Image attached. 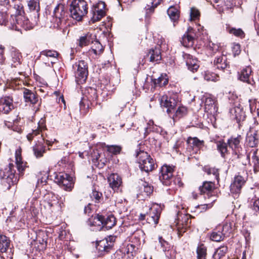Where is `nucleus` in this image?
<instances>
[{
	"label": "nucleus",
	"instance_id": "nucleus-13",
	"mask_svg": "<svg viewBox=\"0 0 259 259\" xmlns=\"http://www.w3.org/2000/svg\"><path fill=\"white\" fill-rule=\"evenodd\" d=\"M137 196L139 198H145L153 192V187L145 181H141L139 183Z\"/></svg>",
	"mask_w": 259,
	"mask_h": 259
},
{
	"label": "nucleus",
	"instance_id": "nucleus-1",
	"mask_svg": "<svg viewBox=\"0 0 259 259\" xmlns=\"http://www.w3.org/2000/svg\"><path fill=\"white\" fill-rule=\"evenodd\" d=\"M32 24L28 19L23 15H12L10 19V25L8 27L16 31H21V28L25 30L30 29L32 28Z\"/></svg>",
	"mask_w": 259,
	"mask_h": 259
},
{
	"label": "nucleus",
	"instance_id": "nucleus-51",
	"mask_svg": "<svg viewBox=\"0 0 259 259\" xmlns=\"http://www.w3.org/2000/svg\"><path fill=\"white\" fill-rule=\"evenodd\" d=\"M249 107L251 113L254 112L256 110L257 116H258L259 112V102H257L255 100H249Z\"/></svg>",
	"mask_w": 259,
	"mask_h": 259
},
{
	"label": "nucleus",
	"instance_id": "nucleus-10",
	"mask_svg": "<svg viewBox=\"0 0 259 259\" xmlns=\"http://www.w3.org/2000/svg\"><path fill=\"white\" fill-rule=\"evenodd\" d=\"M92 17L91 21L95 23L100 21L106 15L105 4L103 2H99L94 5L91 8Z\"/></svg>",
	"mask_w": 259,
	"mask_h": 259
},
{
	"label": "nucleus",
	"instance_id": "nucleus-46",
	"mask_svg": "<svg viewBox=\"0 0 259 259\" xmlns=\"http://www.w3.org/2000/svg\"><path fill=\"white\" fill-rule=\"evenodd\" d=\"M153 82L155 86L162 87L167 84L168 79L165 77V76L161 75L158 78L154 79Z\"/></svg>",
	"mask_w": 259,
	"mask_h": 259
},
{
	"label": "nucleus",
	"instance_id": "nucleus-59",
	"mask_svg": "<svg viewBox=\"0 0 259 259\" xmlns=\"http://www.w3.org/2000/svg\"><path fill=\"white\" fill-rule=\"evenodd\" d=\"M5 47L0 45V65H3L5 61V57L4 56Z\"/></svg>",
	"mask_w": 259,
	"mask_h": 259
},
{
	"label": "nucleus",
	"instance_id": "nucleus-41",
	"mask_svg": "<svg viewBox=\"0 0 259 259\" xmlns=\"http://www.w3.org/2000/svg\"><path fill=\"white\" fill-rule=\"evenodd\" d=\"M233 223L231 222H226L222 228V232L225 237L229 236L232 232V227Z\"/></svg>",
	"mask_w": 259,
	"mask_h": 259
},
{
	"label": "nucleus",
	"instance_id": "nucleus-17",
	"mask_svg": "<svg viewBox=\"0 0 259 259\" xmlns=\"http://www.w3.org/2000/svg\"><path fill=\"white\" fill-rule=\"evenodd\" d=\"M252 70L250 66H246L241 71L239 75V79L244 82L253 86L255 84L254 81L251 77Z\"/></svg>",
	"mask_w": 259,
	"mask_h": 259
},
{
	"label": "nucleus",
	"instance_id": "nucleus-55",
	"mask_svg": "<svg viewBox=\"0 0 259 259\" xmlns=\"http://www.w3.org/2000/svg\"><path fill=\"white\" fill-rule=\"evenodd\" d=\"M102 197V194L101 192L93 190L91 194V198L95 201V202H100V200Z\"/></svg>",
	"mask_w": 259,
	"mask_h": 259
},
{
	"label": "nucleus",
	"instance_id": "nucleus-63",
	"mask_svg": "<svg viewBox=\"0 0 259 259\" xmlns=\"http://www.w3.org/2000/svg\"><path fill=\"white\" fill-rule=\"evenodd\" d=\"M253 207L254 210L259 212V199L254 201Z\"/></svg>",
	"mask_w": 259,
	"mask_h": 259
},
{
	"label": "nucleus",
	"instance_id": "nucleus-60",
	"mask_svg": "<svg viewBox=\"0 0 259 259\" xmlns=\"http://www.w3.org/2000/svg\"><path fill=\"white\" fill-rule=\"evenodd\" d=\"M90 98L93 101H95L98 99V95L96 90L93 88H90Z\"/></svg>",
	"mask_w": 259,
	"mask_h": 259
},
{
	"label": "nucleus",
	"instance_id": "nucleus-64",
	"mask_svg": "<svg viewBox=\"0 0 259 259\" xmlns=\"http://www.w3.org/2000/svg\"><path fill=\"white\" fill-rule=\"evenodd\" d=\"M91 211V208L90 207V204L84 207V212L85 214H89Z\"/></svg>",
	"mask_w": 259,
	"mask_h": 259
},
{
	"label": "nucleus",
	"instance_id": "nucleus-7",
	"mask_svg": "<svg viewBox=\"0 0 259 259\" xmlns=\"http://www.w3.org/2000/svg\"><path fill=\"white\" fill-rule=\"evenodd\" d=\"M54 182L59 185L65 190L70 191L74 186L73 178L68 174L60 172L54 174Z\"/></svg>",
	"mask_w": 259,
	"mask_h": 259
},
{
	"label": "nucleus",
	"instance_id": "nucleus-33",
	"mask_svg": "<svg viewBox=\"0 0 259 259\" xmlns=\"http://www.w3.org/2000/svg\"><path fill=\"white\" fill-rule=\"evenodd\" d=\"M170 19L174 22V26L176 25L175 23L177 22L180 17V12L179 10L174 7H170L167 11Z\"/></svg>",
	"mask_w": 259,
	"mask_h": 259
},
{
	"label": "nucleus",
	"instance_id": "nucleus-58",
	"mask_svg": "<svg viewBox=\"0 0 259 259\" xmlns=\"http://www.w3.org/2000/svg\"><path fill=\"white\" fill-rule=\"evenodd\" d=\"M101 156L100 153L98 149L93 150L91 153V157L93 161H98Z\"/></svg>",
	"mask_w": 259,
	"mask_h": 259
},
{
	"label": "nucleus",
	"instance_id": "nucleus-43",
	"mask_svg": "<svg viewBox=\"0 0 259 259\" xmlns=\"http://www.w3.org/2000/svg\"><path fill=\"white\" fill-rule=\"evenodd\" d=\"M217 149L223 157H225L226 154L228 153L227 144L224 142L219 141L217 143Z\"/></svg>",
	"mask_w": 259,
	"mask_h": 259
},
{
	"label": "nucleus",
	"instance_id": "nucleus-39",
	"mask_svg": "<svg viewBox=\"0 0 259 259\" xmlns=\"http://www.w3.org/2000/svg\"><path fill=\"white\" fill-rule=\"evenodd\" d=\"M227 250L228 248L225 246H222L219 247L216 249L215 251L213 253V258L214 259H220L225 255Z\"/></svg>",
	"mask_w": 259,
	"mask_h": 259
},
{
	"label": "nucleus",
	"instance_id": "nucleus-36",
	"mask_svg": "<svg viewBox=\"0 0 259 259\" xmlns=\"http://www.w3.org/2000/svg\"><path fill=\"white\" fill-rule=\"evenodd\" d=\"M187 113V109L186 107L183 106H179L173 114L172 118L174 120H177L185 116Z\"/></svg>",
	"mask_w": 259,
	"mask_h": 259
},
{
	"label": "nucleus",
	"instance_id": "nucleus-45",
	"mask_svg": "<svg viewBox=\"0 0 259 259\" xmlns=\"http://www.w3.org/2000/svg\"><path fill=\"white\" fill-rule=\"evenodd\" d=\"M188 143L192 144L193 146H196L198 148H201L203 146V141L199 140L196 137H189L187 140Z\"/></svg>",
	"mask_w": 259,
	"mask_h": 259
},
{
	"label": "nucleus",
	"instance_id": "nucleus-32",
	"mask_svg": "<svg viewBox=\"0 0 259 259\" xmlns=\"http://www.w3.org/2000/svg\"><path fill=\"white\" fill-rule=\"evenodd\" d=\"M102 222V227H105L107 229H110L116 224V219L112 214H110L106 217L104 216V220Z\"/></svg>",
	"mask_w": 259,
	"mask_h": 259
},
{
	"label": "nucleus",
	"instance_id": "nucleus-34",
	"mask_svg": "<svg viewBox=\"0 0 259 259\" xmlns=\"http://www.w3.org/2000/svg\"><path fill=\"white\" fill-rule=\"evenodd\" d=\"M12 63V67H16L21 64L22 56L21 53L18 50H14L11 52Z\"/></svg>",
	"mask_w": 259,
	"mask_h": 259
},
{
	"label": "nucleus",
	"instance_id": "nucleus-40",
	"mask_svg": "<svg viewBox=\"0 0 259 259\" xmlns=\"http://www.w3.org/2000/svg\"><path fill=\"white\" fill-rule=\"evenodd\" d=\"M13 8L15 10V14L14 15L24 14L23 6L20 0H13Z\"/></svg>",
	"mask_w": 259,
	"mask_h": 259
},
{
	"label": "nucleus",
	"instance_id": "nucleus-26",
	"mask_svg": "<svg viewBox=\"0 0 259 259\" xmlns=\"http://www.w3.org/2000/svg\"><path fill=\"white\" fill-rule=\"evenodd\" d=\"M95 35L90 33H88L83 36L80 37L78 40V45L80 47H83L94 42Z\"/></svg>",
	"mask_w": 259,
	"mask_h": 259
},
{
	"label": "nucleus",
	"instance_id": "nucleus-44",
	"mask_svg": "<svg viewBox=\"0 0 259 259\" xmlns=\"http://www.w3.org/2000/svg\"><path fill=\"white\" fill-rule=\"evenodd\" d=\"M204 78L207 81H217L219 80V76L215 73L207 71L205 72Z\"/></svg>",
	"mask_w": 259,
	"mask_h": 259
},
{
	"label": "nucleus",
	"instance_id": "nucleus-49",
	"mask_svg": "<svg viewBox=\"0 0 259 259\" xmlns=\"http://www.w3.org/2000/svg\"><path fill=\"white\" fill-rule=\"evenodd\" d=\"M28 6L31 11L38 12L39 10V5L38 0H30L28 3Z\"/></svg>",
	"mask_w": 259,
	"mask_h": 259
},
{
	"label": "nucleus",
	"instance_id": "nucleus-11",
	"mask_svg": "<svg viewBox=\"0 0 259 259\" xmlns=\"http://www.w3.org/2000/svg\"><path fill=\"white\" fill-rule=\"evenodd\" d=\"M174 167L167 165H163L161 168L159 180L161 183L166 186H169L171 182L173 176Z\"/></svg>",
	"mask_w": 259,
	"mask_h": 259
},
{
	"label": "nucleus",
	"instance_id": "nucleus-28",
	"mask_svg": "<svg viewBox=\"0 0 259 259\" xmlns=\"http://www.w3.org/2000/svg\"><path fill=\"white\" fill-rule=\"evenodd\" d=\"M148 56L150 57V62L157 63L161 59L159 47H156L154 49L150 50Z\"/></svg>",
	"mask_w": 259,
	"mask_h": 259
},
{
	"label": "nucleus",
	"instance_id": "nucleus-56",
	"mask_svg": "<svg viewBox=\"0 0 259 259\" xmlns=\"http://www.w3.org/2000/svg\"><path fill=\"white\" fill-rule=\"evenodd\" d=\"M200 16V13L199 11L195 8H192L190 11V20L191 21L196 20L199 19Z\"/></svg>",
	"mask_w": 259,
	"mask_h": 259
},
{
	"label": "nucleus",
	"instance_id": "nucleus-23",
	"mask_svg": "<svg viewBox=\"0 0 259 259\" xmlns=\"http://www.w3.org/2000/svg\"><path fill=\"white\" fill-rule=\"evenodd\" d=\"M214 189V184L210 181L203 182V185L199 187V191L201 194H206L208 198L210 194Z\"/></svg>",
	"mask_w": 259,
	"mask_h": 259
},
{
	"label": "nucleus",
	"instance_id": "nucleus-57",
	"mask_svg": "<svg viewBox=\"0 0 259 259\" xmlns=\"http://www.w3.org/2000/svg\"><path fill=\"white\" fill-rule=\"evenodd\" d=\"M156 130H157L156 125L154 124L153 120H149L147 123V127L145 128L146 133H148L149 132L155 131Z\"/></svg>",
	"mask_w": 259,
	"mask_h": 259
},
{
	"label": "nucleus",
	"instance_id": "nucleus-50",
	"mask_svg": "<svg viewBox=\"0 0 259 259\" xmlns=\"http://www.w3.org/2000/svg\"><path fill=\"white\" fill-rule=\"evenodd\" d=\"M106 147L108 152L115 155L119 154L121 150V147L117 145H106Z\"/></svg>",
	"mask_w": 259,
	"mask_h": 259
},
{
	"label": "nucleus",
	"instance_id": "nucleus-22",
	"mask_svg": "<svg viewBox=\"0 0 259 259\" xmlns=\"http://www.w3.org/2000/svg\"><path fill=\"white\" fill-rule=\"evenodd\" d=\"M23 97L26 103L35 104L38 101V96L34 92L28 89H25L23 91Z\"/></svg>",
	"mask_w": 259,
	"mask_h": 259
},
{
	"label": "nucleus",
	"instance_id": "nucleus-9",
	"mask_svg": "<svg viewBox=\"0 0 259 259\" xmlns=\"http://www.w3.org/2000/svg\"><path fill=\"white\" fill-rule=\"evenodd\" d=\"M159 100L161 106L166 108V111L170 116L172 112H174L175 108L177 106L178 103L177 96L173 95L172 96L168 97L166 95H163L159 98Z\"/></svg>",
	"mask_w": 259,
	"mask_h": 259
},
{
	"label": "nucleus",
	"instance_id": "nucleus-30",
	"mask_svg": "<svg viewBox=\"0 0 259 259\" xmlns=\"http://www.w3.org/2000/svg\"><path fill=\"white\" fill-rule=\"evenodd\" d=\"M159 242L160 243L163 251L165 252L166 256L170 259L172 258V253H174L172 250H170V246L168 243L165 241L162 237H159Z\"/></svg>",
	"mask_w": 259,
	"mask_h": 259
},
{
	"label": "nucleus",
	"instance_id": "nucleus-35",
	"mask_svg": "<svg viewBox=\"0 0 259 259\" xmlns=\"http://www.w3.org/2000/svg\"><path fill=\"white\" fill-rule=\"evenodd\" d=\"M10 246L9 239L4 235H0V252H6Z\"/></svg>",
	"mask_w": 259,
	"mask_h": 259
},
{
	"label": "nucleus",
	"instance_id": "nucleus-18",
	"mask_svg": "<svg viewBox=\"0 0 259 259\" xmlns=\"http://www.w3.org/2000/svg\"><path fill=\"white\" fill-rule=\"evenodd\" d=\"M22 150L20 148L17 149L15 151V161L18 171L20 175H22L23 171L26 167V163L22 160Z\"/></svg>",
	"mask_w": 259,
	"mask_h": 259
},
{
	"label": "nucleus",
	"instance_id": "nucleus-16",
	"mask_svg": "<svg viewBox=\"0 0 259 259\" xmlns=\"http://www.w3.org/2000/svg\"><path fill=\"white\" fill-rule=\"evenodd\" d=\"M203 102H204L205 110L207 112L211 113L215 110V99L210 95L205 94L201 99Z\"/></svg>",
	"mask_w": 259,
	"mask_h": 259
},
{
	"label": "nucleus",
	"instance_id": "nucleus-3",
	"mask_svg": "<svg viewBox=\"0 0 259 259\" xmlns=\"http://www.w3.org/2000/svg\"><path fill=\"white\" fill-rule=\"evenodd\" d=\"M136 157L139 167L142 171L148 173L154 169V161L147 152L143 150L137 151Z\"/></svg>",
	"mask_w": 259,
	"mask_h": 259
},
{
	"label": "nucleus",
	"instance_id": "nucleus-42",
	"mask_svg": "<svg viewBox=\"0 0 259 259\" xmlns=\"http://www.w3.org/2000/svg\"><path fill=\"white\" fill-rule=\"evenodd\" d=\"M94 45L92 47V51L96 55L100 54L103 51V47L97 40H94Z\"/></svg>",
	"mask_w": 259,
	"mask_h": 259
},
{
	"label": "nucleus",
	"instance_id": "nucleus-37",
	"mask_svg": "<svg viewBox=\"0 0 259 259\" xmlns=\"http://www.w3.org/2000/svg\"><path fill=\"white\" fill-rule=\"evenodd\" d=\"M225 238L223 233L220 230H214L210 234V238L215 242H220Z\"/></svg>",
	"mask_w": 259,
	"mask_h": 259
},
{
	"label": "nucleus",
	"instance_id": "nucleus-24",
	"mask_svg": "<svg viewBox=\"0 0 259 259\" xmlns=\"http://www.w3.org/2000/svg\"><path fill=\"white\" fill-rule=\"evenodd\" d=\"M46 209H48L49 212H53L59 209L60 204L57 197L52 196V199L47 201L44 205Z\"/></svg>",
	"mask_w": 259,
	"mask_h": 259
},
{
	"label": "nucleus",
	"instance_id": "nucleus-31",
	"mask_svg": "<svg viewBox=\"0 0 259 259\" xmlns=\"http://www.w3.org/2000/svg\"><path fill=\"white\" fill-rule=\"evenodd\" d=\"M226 56L221 55L220 57L215 58L214 60V65L218 69L224 70L228 66Z\"/></svg>",
	"mask_w": 259,
	"mask_h": 259
},
{
	"label": "nucleus",
	"instance_id": "nucleus-19",
	"mask_svg": "<svg viewBox=\"0 0 259 259\" xmlns=\"http://www.w3.org/2000/svg\"><path fill=\"white\" fill-rule=\"evenodd\" d=\"M246 143L250 147H255L258 143V136L257 131L250 130L247 134Z\"/></svg>",
	"mask_w": 259,
	"mask_h": 259
},
{
	"label": "nucleus",
	"instance_id": "nucleus-8",
	"mask_svg": "<svg viewBox=\"0 0 259 259\" xmlns=\"http://www.w3.org/2000/svg\"><path fill=\"white\" fill-rule=\"evenodd\" d=\"M74 70L76 81L78 84L84 83L88 76V71L87 63L81 60L73 65Z\"/></svg>",
	"mask_w": 259,
	"mask_h": 259
},
{
	"label": "nucleus",
	"instance_id": "nucleus-12",
	"mask_svg": "<svg viewBox=\"0 0 259 259\" xmlns=\"http://www.w3.org/2000/svg\"><path fill=\"white\" fill-rule=\"evenodd\" d=\"M13 108V99L11 96H6L0 98V114H8Z\"/></svg>",
	"mask_w": 259,
	"mask_h": 259
},
{
	"label": "nucleus",
	"instance_id": "nucleus-21",
	"mask_svg": "<svg viewBox=\"0 0 259 259\" xmlns=\"http://www.w3.org/2000/svg\"><path fill=\"white\" fill-rule=\"evenodd\" d=\"M44 138H42L40 141L38 140L33 146V153L36 158L42 157L46 151V147L44 144Z\"/></svg>",
	"mask_w": 259,
	"mask_h": 259
},
{
	"label": "nucleus",
	"instance_id": "nucleus-4",
	"mask_svg": "<svg viewBox=\"0 0 259 259\" xmlns=\"http://www.w3.org/2000/svg\"><path fill=\"white\" fill-rule=\"evenodd\" d=\"M160 213V206L158 204L154 203L149 207L148 211L140 214L139 219L141 221L146 220L148 223L155 226L158 223Z\"/></svg>",
	"mask_w": 259,
	"mask_h": 259
},
{
	"label": "nucleus",
	"instance_id": "nucleus-47",
	"mask_svg": "<svg viewBox=\"0 0 259 259\" xmlns=\"http://www.w3.org/2000/svg\"><path fill=\"white\" fill-rule=\"evenodd\" d=\"M197 259H206V248L203 245H200L197 249Z\"/></svg>",
	"mask_w": 259,
	"mask_h": 259
},
{
	"label": "nucleus",
	"instance_id": "nucleus-20",
	"mask_svg": "<svg viewBox=\"0 0 259 259\" xmlns=\"http://www.w3.org/2000/svg\"><path fill=\"white\" fill-rule=\"evenodd\" d=\"M192 30V28L189 27L188 29L187 32L182 37L181 42L186 47H192L193 45L194 37L193 35L194 33L191 32Z\"/></svg>",
	"mask_w": 259,
	"mask_h": 259
},
{
	"label": "nucleus",
	"instance_id": "nucleus-15",
	"mask_svg": "<svg viewBox=\"0 0 259 259\" xmlns=\"http://www.w3.org/2000/svg\"><path fill=\"white\" fill-rule=\"evenodd\" d=\"M245 182V180L243 177L240 175L236 176L233 182L230 185L231 192L236 195L240 193L241 188Z\"/></svg>",
	"mask_w": 259,
	"mask_h": 259
},
{
	"label": "nucleus",
	"instance_id": "nucleus-29",
	"mask_svg": "<svg viewBox=\"0 0 259 259\" xmlns=\"http://www.w3.org/2000/svg\"><path fill=\"white\" fill-rule=\"evenodd\" d=\"M241 139V136H238L236 138H231L228 140L229 147L234 151L236 154L237 153V151H239L240 148V142Z\"/></svg>",
	"mask_w": 259,
	"mask_h": 259
},
{
	"label": "nucleus",
	"instance_id": "nucleus-2",
	"mask_svg": "<svg viewBox=\"0 0 259 259\" xmlns=\"http://www.w3.org/2000/svg\"><path fill=\"white\" fill-rule=\"evenodd\" d=\"M72 18L78 21L82 20L88 13L87 4L83 0H73L70 7Z\"/></svg>",
	"mask_w": 259,
	"mask_h": 259
},
{
	"label": "nucleus",
	"instance_id": "nucleus-54",
	"mask_svg": "<svg viewBox=\"0 0 259 259\" xmlns=\"http://www.w3.org/2000/svg\"><path fill=\"white\" fill-rule=\"evenodd\" d=\"M40 55L46 57L57 58L58 56V53L54 50H44L41 52Z\"/></svg>",
	"mask_w": 259,
	"mask_h": 259
},
{
	"label": "nucleus",
	"instance_id": "nucleus-5",
	"mask_svg": "<svg viewBox=\"0 0 259 259\" xmlns=\"http://www.w3.org/2000/svg\"><path fill=\"white\" fill-rule=\"evenodd\" d=\"M66 12L64 6L61 4H58L54 9V15L51 22L52 26L56 28H62L66 24Z\"/></svg>",
	"mask_w": 259,
	"mask_h": 259
},
{
	"label": "nucleus",
	"instance_id": "nucleus-25",
	"mask_svg": "<svg viewBox=\"0 0 259 259\" xmlns=\"http://www.w3.org/2000/svg\"><path fill=\"white\" fill-rule=\"evenodd\" d=\"M108 180L110 187L114 190L118 189L122 183L121 178L116 174H111Z\"/></svg>",
	"mask_w": 259,
	"mask_h": 259
},
{
	"label": "nucleus",
	"instance_id": "nucleus-14",
	"mask_svg": "<svg viewBox=\"0 0 259 259\" xmlns=\"http://www.w3.org/2000/svg\"><path fill=\"white\" fill-rule=\"evenodd\" d=\"M183 57L186 61V64L188 67V69L193 72H196L197 71L199 67V64L198 60L193 58L192 56L190 54L183 53Z\"/></svg>",
	"mask_w": 259,
	"mask_h": 259
},
{
	"label": "nucleus",
	"instance_id": "nucleus-48",
	"mask_svg": "<svg viewBox=\"0 0 259 259\" xmlns=\"http://www.w3.org/2000/svg\"><path fill=\"white\" fill-rule=\"evenodd\" d=\"M97 248L100 251L108 252L111 246L108 245L107 241H100L97 246Z\"/></svg>",
	"mask_w": 259,
	"mask_h": 259
},
{
	"label": "nucleus",
	"instance_id": "nucleus-27",
	"mask_svg": "<svg viewBox=\"0 0 259 259\" xmlns=\"http://www.w3.org/2000/svg\"><path fill=\"white\" fill-rule=\"evenodd\" d=\"M104 216L98 214L95 216H92L88 221V224L90 226H98L100 228L102 227Z\"/></svg>",
	"mask_w": 259,
	"mask_h": 259
},
{
	"label": "nucleus",
	"instance_id": "nucleus-53",
	"mask_svg": "<svg viewBox=\"0 0 259 259\" xmlns=\"http://www.w3.org/2000/svg\"><path fill=\"white\" fill-rule=\"evenodd\" d=\"M229 32L231 34H234L235 36L243 38L244 37V33L242 30L240 28L236 29L232 28L230 29Z\"/></svg>",
	"mask_w": 259,
	"mask_h": 259
},
{
	"label": "nucleus",
	"instance_id": "nucleus-38",
	"mask_svg": "<svg viewBox=\"0 0 259 259\" xmlns=\"http://www.w3.org/2000/svg\"><path fill=\"white\" fill-rule=\"evenodd\" d=\"M45 128V127L40 126L39 125L37 129L32 130V132L29 133L27 135V139L29 141H31L34 137H37L38 136H40L41 137H42V134L40 133L42 132V129Z\"/></svg>",
	"mask_w": 259,
	"mask_h": 259
},
{
	"label": "nucleus",
	"instance_id": "nucleus-52",
	"mask_svg": "<svg viewBox=\"0 0 259 259\" xmlns=\"http://www.w3.org/2000/svg\"><path fill=\"white\" fill-rule=\"evenodd\" d=\"M206 172L207 174L209 175H212L214 178L219 181V169L217 168H215L214 167H210L208 168H206Z\"/></svg>",
	"mask_w": 259,
	"mask_h": 259
},
{
	"label": "nucleus",
	"instance_id": "nucleus-62",
	"mask_svg": "<svg viewBox=\"0 0 259 259\" xmlns=\"http://www.w3.org/2000/svg\"><path fill=\"white\" fill-rule=\"evenodd\" d=\"M232 50L234 53V55H237L239 54L240 53V46L239 44H234L232 48Z\"/></svg>",
	"mask_w": 259,
	"mask_h": 259
},
{
	"label": "nucleus",
	"instance_id": "nucleus-6",
	"mask_svg": "<svg viewBox=\"0 0 259 259\" xmlns=\"http://www.w3.org/2000/svg\"><path fill=\"white\" fill-rule=\"evenodd\" d=\"M14 165L10 163L9 166L4 169H0V179L3 180L4 184H8L7 188L10 189L11 186L17 183L18 180L15 175V171L13 170Z\"/></svg>",
	"mask_w": 259,
	"mask_h": 259
},
{
	"label": "nucleus",
	"instance_id": "nucleus-61",
	"mask_svg": "<svg viewBox=\"0 0 259 259\" xmlns=\"http://www.w3.org/2000/svg\"><path fill=\"white\" fill-rule=\"evenodd\" d=\"M252 160L254 162V167H259V157L256 156V151L253 152V155H252Z\"/></svg>",
	"mask_w": 259,
	"mask_h": 259
}]
</instances>
